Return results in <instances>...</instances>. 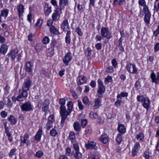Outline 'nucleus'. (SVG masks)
Returning <instances> with one entry per match:
<instances>
[{
	"instance_id": "nucleus-62",
	"label": "nucleus",
	"mask_w": 159,
	"mask_h": 159,
	"mask_svg": "<svg viewBox=\"0 0 159 159\" xmlns=\"http://www.w3.org/2000/svg\"><path fill=\"white\" fill-rule=\"evenodd\" d=\"M95 47L97 50H100L102 48V44L101 43H98L95 44Z\"/></svg>"
},
{
	"instance_id": "nucleus-5",
	"label": "nucleus",
	"mask_w": 159,
	"mask_h": 159,
	"mask_svg": "<svg viewBox=\"0 0 159 159\" xmlns=\"http://www.w3.org/2000/svg\"><path fill=\"white\" fill-rule=\"evenodd\" d=\"M126 68L127 70L130 73L136 74L138 73V69L135 65L128 63L126 64Z\"/></svg>"
},
{
	"instance_id": "nucleus-15",
	"label": "nucleus",
	"mask_w": 159,
	"mask_h": 159,
	"mask_svg": "<svg viewBox=\"0 0 159 159\" xmlns=\"http://www.w3.org/2000/svg\"><path fill=\"white\" fill-rule=\"evenodd\" d=\"M62 10L60 7H57V8L55 12L53 14L52 16L53 20H56L57 19V17H59L60 16V15L61 13V10Z\"/></svg>"
},
{
	"instance_id": "nucleus-28",
	"label": "nucleus",
	"mask_w": 159,
	"mask_h": 159,
	"mask_svg": "<svg viewBox=\"0 0 159 159\" xmlns=\"http://www.w3.org/2000/svg\"><path fill=\"white\" fill-rule=\"evenodd\" d=\"M99 140L103 143L105 144L108 141V137L105 134H102L99 138Z\"/></svg>"
},
{
	"instance_id": "nucleus-53",
	"label": "nucleus",
	"mask_w": 159,
	"mask_h": 159,
	"mask_svg": "<svg viewBox=\"0 0 159 159\" xmlns=\"http://www.w3.org/2000/svg\"><path fill=\"white\" fill-rule=\"evenodd\" d=\"M112 80L111 77L110 76H108L105 79V84H107L109 82Z\"/></svg>"
},
{
	"instance_id": "nucleus-9",
	"label": "nucleus",
	"mask_w": 159,
	"mask_h": 159,
	"mask_svg": "<svg viewBox=\"0 0 159 159\" xmlns=\"http://www.w3.org/2000/svg\"><path fill=\"white\" fill-rule=\"evenodd\" d=\"M72 56L70 52L67 53L62 59V61L64 63L66 66H68L69 63L71 61Z\"/></svg>"
},
{
	"instance_id": "nucleus-18",
	"label": "nucleus",
	"mask_w": 159,
	"mask_h": 159,
	"mask_svg": "<svg viewBox=\"0 0 159 159\" xmlns=\"http://www.w3.org/2000/svg\"><path fill=\"white\" fill-rule=\"evenodd\" d=\"M87 81L86 77L84 76H79L77 79V82L78 85H80L85 83L87 82Z\"/></svg>"
},
{
	"instance_id": "nucleus-42",
	"label": "nucleus",
	"mask_w": 159,
	"mask_h": 159,
	"mask_svg": "<svg viewBox=\"0 0 159 159\" xmlns=\"http://www.w3.org/2000/svg\"><path fill=\"white\" fill-rule=\"evenodd\" d=\"M151 155V153L147 150L145 151L143 153V156L146 159H149Z\"/></svg>"
},
{
	"instance_id": "nucleus-1",
	"label": "nucleus",
	"mask_w": 159,
	"mask_h": 159,
	"mask_svg": "<svg viewBox=\"0 0 159 159\" xmlns=\"http://www.w3.org/2000/svg\"><path fill=\"white\" fill-rule=\"evenodd\" d=\"M73 104L71 101H69L67 104V106L68 107V111H66L60 112V114L61 116V124L62 126L64 125V122L65 120L67 118V116L70 115L71 112L73 108Z\"/></svg>"
},
{
	"instance_id": "nucleus-2",
	"label": "nucleus",
	"mask_w": 159,
	"mask_h": 159,
	"mask_svg": "<svg viewBox=\"0 0 159 159\" xmlns=\"http://www.w3.org/2000/svg\"><path fill=\"white\" fill-rule=\"evenodd\" d=\"M32 81L29 78L26 79L22 85V91L28 93L27 91L29 90Z\"/></svg>"
},
{
	"instance_id": "nucleus-60",
	"label": "nucleus",
	"mask_w": 159,
	"mask_h": 159,
	"mask_svg": "<svg viewBox=\"0 0 159 159\" xmlns=\"http://www.w3.org/2000/svg\"><path fill=\"white\" fill-rule=\"evenodd\" d=\"M70 91L71 93L73 98L75 99H76L78 98V96L77 94L75 93V91L73 90L70 89Z\"/></svg>"
},
{
	"instance_id": "nucleus-8",
	"label": "nucleus",
	"mask_w": 159,
	"mask_h": 159,
	"mask_svg": "<svg viewBox=\"0 0 159 159\" xmlns=\"http://www.w3.org/2000/svg\"><path fill=\"white\" fill-rule=\"evenodd\" d=\"M85 148L88 150H96L98 149L96 143L92 141H88L87 143L85 144Z\"/></svg>"
},
{
	"instance_id": "nucleus-59",
	"label": "nucleus",
	"mask_w": 159,
	"mask_h": 159,
	"mask_svg": "<svg viewBox=\"0 0 159 159\" xmlns=\"http://www.w3.org/2000/svg\"><path fill=\"white\" fill-rule=\"evenodd\" d=\"M113 69L112 66H110L107 68L106 71L108 73H111L113 72Z\"/></svg>"
},
{
	"instance_id": "nucleus-22",
	"label": "nucleus",
	"mask_w": 159,
	"mask_h": 159,
	"mask_svg": "<svg viewBox=\"0 0 159 159\" xmlns=\"http://www.w3.org/2000/svg\"><path fill=\"white\" fill-rule=\"evenodd\" d=\"M117 130L120 133V134H123L125 133L126 128L124 125L118 123Z\"/></svg>"
},
{
	"instance_id": "nucleus-49",
	"label": "nucleus",
	"mask_w": 159,
	"mask_h": 159,
	"mask_svg": "<svg viewBox=\"0 0 159 159\" xmlns=\"http://www.w3.org/2000/svg\"><path fill=\"white\" fill-rule=\"evenodd\" d=\"M43 151L41 150L38 151L36 153V157L38 158H40L43 155Z\"/></svg>"
},
{
	"instance_id": "nucleus-51",
	"label": "nucleus",
	"mask_w": 159,
	"mask_h": 159,
	"mask_svg": "<svg viewBox=\"0 0 159 159\" xmlns=\"http://www.w3.org/2000/svg\"><path fill=\"white\" fill-rule=\"evenodd\" d=\"M138 3L139 5L141 7H143L146 5V2L145 0H139Z\"/></svg>"
},
{
	"instance_id": "nucleus-14",
	"label": "nucleus",
	"mask_w": 159,
	"mask_h": 159,
	"mask_svg": "<svg viewBox=\"0 0 159 159\" xmlns=\"http://www.w3.org/2000/svg\"><path fill=\"white\" fill-rule=\"evenodd\" d=\"M33 68V64L31 61H27L25 63V71L31 73L32 71Z\"/></svg>"
},
{
	"instance_id": "nucleus-34",
	"label": "nucleus",
	"mask_w": 159,
	"mask_h": 159,
	"mask_svg": "<svg viewBox=\"0 0 159 159\" xmlns=\"http://www.w3.org/2000/svg\"><path fill=\"white\" fill-rule=\"evenodd\" d=\"M42 132L43 131L42 129H40L38 130L35 136V139L36 141H40L42 134Z\"/></svg>"
},
{
	"instance_id": "nucleus-56",
	"label": "nucleus",
	"mask_w": 159,
	"mask_h": 159,
	"mask_svg": "<svg viewBox=\"0 0 159 159\" xmlns=\"http://www.w3.org/2000/svg\"><path fill=\"white\" fill-rule=\"evenodd\" d=\"M66 154L67 156H69L71 153V149L69 147H67L66 149Z\"/></svg>"
},
{
	"instance_id": "nucleus-52",
	"label": "nucleus",
	"mask_w": 159,
	"mask_h": 159,
	"mask_svg": "<svg viewBox=\"0 0 159 159\" xmlns=\"http://www.w3.org/2000/svg\"><path fill=\"white\" fill-rule=\"evenodd\" d=\"M145 98L143 95H138L137 97V100L138 102H142L144 100Z\"/></svg>"
},
{
	"instance_id": "nucleus-38",
	"label": "nucleus",
	"mask_w": 159,
	"mask_h": 159,
	"mask_svg": "<svg viewBox=\"0 0 159 159\" xmlns=\"http://www.w3.org/2000/svg\"><path fill=\"white\" fill-rule=\"evenodd\" d=\"M144 135L142 133H140L136 135V138L138 141L142 142L144 138Z\"/></svg>"
},
{
	"instance_id": "nucleus-35",
	"label": "nucleus",
	"mask_w": 159,
	"mask_h": 159,
	"mask_svg": "<svg viewBox=\"0 0 159 159\" xmlns=\"http://www.w3.org/2000/svg\"><path fill=\"white\" fill-rule=\"evenodd\" d=\"M71 34V32L70 30L67 31L66 36L65 37V42L67 44H69L70 43L71 39L70 35Z\"/></svg>"
},
{
	"instance_id": "nucleus-57",
	"label": "nucleus",
	"mask_w": 159,
	"mask_h": 159,
	"mask_svg": "<svg viewBox=\"0 0 159 159\" xmlns=\"http://www.w3.org/2000/svg\"><path fill=\"white\" fill-rule=\"evenodd\" d=\"M49 39L48 37L45 36L44 37L43 40V43L44 44H46L49 42Z\"/></svg>"
},
{
	"instance_id": "nucleus-64",
	"label": "nucleus",
	"mask_w": 159,
	"mask_h": 159,
	"mask_svg": "<svg viewBox=\"0 0 159 159\" xmlns=\"http://www.w3.org/2000/svg\"><path fill=\"white\" fill-rule=\"evenodd\" d=\"M111 62L112 66L115 68H116L117 65V61L115 59H113L112 60Z\"/></svg>"
},
{
	"instance_id": "nucleus-63",
	"label": "nucleus",
	"mask_w": 159,
	"mask_h": 159,
	"mask_svg": "<svg viewBox=\"0 0 159 159\" xmlns=\"http://www.w3.org/2000/svg\"><path fill=\"white\" fill-rule=\"evenodd\" d=\"M1 116L3 118L6 117L7 115V113L4 111H3L1 112Z\"/></svg>"
},
{
	"instance_id": "nucleus-24",
	"label": "nucleus",
	"mask_w": 159,
	"mask_h": 159,
	"mask_svg": "<svg viewBox=\"0 0 159 159\" xmlns=\"http://www.w3.org/2000/svg\"><path fill=\"white\" fill-rule=\"evenodd\" d=\"M96 98L94 100V104L93 107V109H96L98 108L101 105V97Z\"/></svg>"
},
{
	"instance_id": "nucleus-21",
	"label": "nucleus",
	"mask_w": 159,
	"mask_h": 159,
	"mask_svg": "<svg viewBox=\"0 0 159 159\" xmlns=\"http://www.w3.org/2000/svg\"><path fill=\"white\" fill-rule=\"evenodd\" d=\"M18 52V51L17 49H14L12 50L11 52L8 53L7 55L11 57V59L13 61L15 60Z\"/></svg>"
},
{
	"instance_id": "nucleus-23",
	"label": "nucleus",
	"mask_w": 159,
	"mask_h": 159,
	"mask_svg": "<svg viewBox=\"0 0 159 159\" xmlns=\"http://www.w3.org/2000/svg\"><path fill=\"white\" fill-rule=\"evenodd\" d=\"M7 120L11 125H15L17 121L16 118L13 115H10L8 116Z\"/></svg>"
},
{
	"instance_id": "nucleus-43",
	"label": "nucleus",
	"mask_w": 159,
	"mask_h": 159,
	"mask_svg": "<svg viewBox=\"0 0 159 159\" xmlns=\"http://www.w3.org/2000/svg\"><path fill=\"white\" fill-rule=\"evenodd\" d=\"M122 134H118L116 137V140L118 144H120L122 140Z\"/></svg>"
},
{
	"instance_id": "nucleus-55",
	"label": "nucleus",
	"mask_w": 159,
	"mask_h": 159,
	"mask_svg": "<svg viewBox=\"0 0 159 159\" xmlns=\"http://www.w3.org/2000/svg\"><path fill=\"white\" fill-rule=\"evenodd\" d=\"M52 122H50L49 121H48L46 124V129L47 130H49L52 127Z\"/></svg>"
},
{
	"instance_id": "nucleus-37",
	"label": "nucleus",
	"mask_w": 159,
	"mask_h": 159,
	"mask_svg": "<svg viewBox=\"0 0 159 159\" xmlns=\"http://www.w3.org/2000/svg\"><path fill=\"white\" fill-rule=\"evenodd\" d=\"M43 23V20L42 19H38L36 23L35 24V26L37 29H40L41 26Z\"/></svg>"
},
{
	"instance_id": "nucleus-6",
	"label": "nucleus",
	"mask_w": 159,
	"mask_h": 159,
	"mask_svg": "<svg viewBox=\"0 0 159 159\" xmlns=\"http://www.w3.org/2000/svg\"><path fill=\"white\" fill-rule=\"evenodd\" d=\"M20 140L21 141L20 146H24L25 144H26L27 146L30 145V140L28 134L25 133L23 136H20Z\"/></svg>"
},
{
	"instance_id": "nucleus-25",
	"label": "nucleus",
	"mask_w": 159,
	"mask_h": 159,
	"mask_svg": "<svg viewBox=\"0 0 159 159\" xmlns=\"http://www.w3.org/2000/svg\"><path fill=\"white\" fill-rule=\"evenodd\" d=\"M49 105V101L48 99H46L43 102L42 110L43 111L46 112L48 109Z\"/></svg>"
},
{
	"instance_id": "nucleus-17",
	"label": "nucleus",
	"mask_w": 159,
	"mask_h": 159,
	"mask_svg": "<svg viewBox=\"0 0 159 159\" xmlns=\"http://www.w3.org/2000/svg\"><path fill=\"white\" fill-rule=\"evenodd\" d=\"M61 29L64 31H67V30L70 29V26L68 20L66 19L63 21L61 25Z\"/></svg>"
},
{
	"instance_id": "nucleus-11",
	"label": "nucleus",
	"mask_w": 159,
	"mask_h": 159,
	"mask_svg": "<svg viewBox=\"0 0 159 159\" xmlns=\"http://www.w3.org/2000/svg\"><path fill=\"white\" fill-rule=\"evenodd\" d=\"M150 78L152 83H154L156 84H159V72L157 73V75L154 72L152 73L150 75Z\"/></svg>"
},
{
	"instance_id": "nucleus-29",
	"label": "nucleus",
	"mask_w": 159,
	"mask_h": 159,
	"mask_svg": "<svg viewBox=\"0 0 159 159\" xmlns=\"http://www.w3.org/2000/svg\"><path fill=\"white\" fill-rule=\"evenodd\" d=\"M49 30L52 35H58L60 34L58 30L53 25H51L50 26Z\"/></svg>"
},
{
	"instance_id": "nucleus-7",
	"label": "nucleus",
	"mask_w": 159,
	"mask_h": 159,
	"mask_svg": "<svg viewBox=\"0 0 159 159\" xmlns=\"http://www.w3.org/2000/svg\"><path fill=\"white\" fill-rule=\"evenodd\" d=\"M101 34L102 37L108 39L111 38V33L107 27H102L101 29Z\"/></svg>"
},
{
	"instance_id": "nucleus-30",
	"label": "nucleus",
	"mask_w": 159,
	"mask_h": 159,
	"mask_svg": "<svg viewBox=\"0 0 159 159\" xmlns=\"http://www.w3.org/2000/svg\"><path fill=\"white\" fill-rule=\"evenodd\" d=\"M73 126L74 130L77 131L76 134H79L81 129L80 124L78 122H75Z\"/></svg>"
},
{
	"instance_id": "nucleus-12",
	"label": "nucleus",
	"mask_w": 159,
	"mask_h": 159,
	"mask_svg": "<svg viewBox=\"0 0 159 159\" xmlns=\"http://www.w3.org/2000/svg\"><path fill=\"white\" fill-rule=\"evenodd\" d=\"M140 148V144L137 142L134 145L132 150V156L133 157L137 155L138 152Z\"/></svg>"
},
{
	"instance_id": "nucleus-16",
	"label": "nucleus",
	"mask_w": 159,
	"mask_h": 159,
	"mask_svg": "<svg viewBox=\"0 0 159 159\" xmlns=\"http://www.w3.org/2000/svg\"><path fill=\"white\" fill-rule=\"evenodd\" d=\"M66 103V100L64 98H61L59 100V103L60 105V112L66 111H68V109L66 110V107L65 106Z\"/></svg>"
},
{
	"instance_id": "nucleus-47",
	"label": "nucleus",
	"mask_w": 159,
	"mask_h": 159,
	"mask_svg": "<svg viewBox=\"0 0 159 159\" xmlns=\"http://www.w3.org/2000/svg\"><path fill=\"white\" fill-rule=\"evenodd\" d=\"M57 134L58 133L54 129H52L50 131V134L52 136L55 137Z\"/></svg>"
},
{
	"instance_id": "nucleus-10",
	"label": "nucleus",
	"mask_w": 159,
	"mask_h": 159,
	"mask_svg": "<svg viewBox=\"0 0 159 159\" xmlns=\"http://www.w3.org/2000/svg\"><path fill=\"white\" fill-rule=\"evenodd\" d=\"M16 9L18 11V16L19 18L22 20L23 13L24 12L25 10L24 6L22 4H20L17 6Z\"/></svg>"
},
{
	"instance_id": "nucleus-39",
	"label": "nucleus",
	"mask_w": 159,
	"mask_h": 159,
	"mask_svg": "<svg viewBox=\"0 0 159 159\" xmlns=\"http://www.w3.org/2000/svg\"><path fill=\"white\" fill-rule=\"evenodd\" d=\"M141 8L140 9V14L141 13V11L144 12L145 14H150L148 7L147 5L143 7V9L142 10H141Z\"/></svg>"
},
{
	"instance_id": "nucleus-3",
	"label": "nucleus",
	"mask_w": 159,
	"mask_h": 159,
	"mask_svg": "<svg viewBox=\"0 0 159 159\" xmlns=\"http://www.w3.org/2000/svg\"><path fill=\"white\" fill-rule=\"evenodd\" d=\"M20 108L22 111L25 112L30 111L33 110L32 105L29 101L22 103L20 106Z\"/></svg>"
},
{
	"instance_id": "nucleus-40",
	"label": "nucleus",
	"mask_w": 159,
	"mask_h": 159,
	"mask_svg": "<svg viewBox=\"0 0 159 159\" xmlns=\"http://www.w3.org/2000/svg\"><path fill=\"white\" fill-rule=\"evenodd\" d=\"M82 101L84 104L87 106H89L90 104V102L89 99L87 96H85L83 98Z\"/></svg>"
},
{
	"instance_id": "nucleus-58",
	"label": "nucleus",
	"mask_w": 159,
	"mask_h": 159,
	"mask_svg": "<svg viewBox=\"0 0 159 159\" xmlns=\"http://www.w3.org/2000/svg\"><path fill=\"white\" fill-rule=\"evenodd\" d=\"M87 123V120L86 119H83L81 120V124L83 128H84L86 125Z\"/></svg>"
},
{
	"instance_id": "nucleus-44",
	"label": "nucleus",
	"mask_w": 159,
	"mask_h": 159,
	"mask_svg": "<svg viewBox=\"0 0 159 159\" xmlns=\"http://www.w3.org/2000/svg\"><path fill=\"white\" fill-rule=\"evenodd\" d=\"M128 96V93L127 92H122L120 94H118L117 98H121V97H127Z\"/></svg>"
},
{
	"instance_id": "nucleus-46",
	"label": "nucleus",
	"mask_w": 159,
	"mask_h": 159,
	"mask_svg": "<svg viewBox=\"0 0 159 159\" xmlns=\"http://www.w3.org/2000/svg\"><path fill=\"white\" fill-rule=\"evenodd\" d=\"M17 150L16 148H13L11 149L9 154V157H11L13 155H15L16 154V152Z\"/></svg>"
},
{
	"instance_id": "nucleus-32",
	"label": "nucleus",
	"mask_w": 159,
	"mask_h": 159,
	"mask_svg": "<svg viewBox=\"0 0 159 159\" xmlns=\"http://www.w3.org/2000/svg\"><path fill=\"white\" fill-rule=\"evenodd\" d=\"M8 46L5 44H2L0 48V52L2 54L4 55L6 54L8 49Z\"/></svg>"
},
{
	"instance_id": "nucleus-45",
	"label": "nucleus",
	"mask_w": 159,
	"mask_h": 159,
	"mask_svg": "<svg viewBox=\"0 0 159 159\" xmlns=\"http://www.w3.org/2000/svg\"><path fill=\"white\" fill-rule=\"evenodd\" d=\"M69 138L70 140H71L72 142L75 140V135L74 132H71L70 133Z\"/></svg>"
},
{
	"instance_id": "nucleus-19",
	"label": "nucleus",
	"mask_w": 159,
	"mask_h": 159,
	"mask_svg": "<svg viewBox=\"0 0 159 159\" xmlns=\"http://www.w3.org/2000/svg\"><path fill=\"white\" fill-rule=\"evenodd\" d=\"M51 7L48 3H45L44 6V12L46 16H48L51 12Z\"/></svg>"
},
{
	"instance_id": "nucleus-13",
	"label": "nucleus",
	"mask_w": 159,
	"mask_h": 159,
	"mask_svg": "<svg viewBox=\"0 0 159 159\" xmlns=\"http://www.w3.org/2000/svg\"><path fill=\"white\" fill-rule=\"evenodd\" d=\"M150 100L148 97L145 98L142 102V106L144 108H146L147 111H148L150 108Z\"/></svg>"
},
{
	"instance_id": "nucleus-4",
	"label": "nucleus",
	"mask_w": 159,
	"mask_h": 159,
	"mask_svg": "<svg viewBox=\"0 0 159 159\" xmlns=\"http://www.w3.org/2000/svg\"><path fill=\"white\" fill-rule=\"evenodd\" d=\"M98 89L97 90V93L98 94V97L100 98L102 97V94L104 93L105 89L103 82L101 79L98 80Z\"/></svg>"
},
{
	"instance_id": "nucleus-27",
	"label": "nucleus",
	"mask_w": 159,
	"mask_h": 159,
	"mask_svg": "<svg viewBox=\"0 0 159 159\" xmlns=\"http://www.w3.org/2000/svg\"><path fill=\"white\" fill-rule=\"evenodd\" d=\"M3 101L4 104H5V105H6L7 107L9 108H10L12 107V103L9 98L8 97L4 98Z\"/></svg>"
},
{
	"instance_id": "nucleus-36",
	"label": "nucleus",
	"mask_w": 159,
	"mask_h": 159,
	"mask_svg": "<svg viewBox=\"0 0 159 159\" xmlns=\"http://www.w3.org/2000/svg\"><path fill=\"white\" fill-rule=\"evenodd\" d=\"M151 16V14H145L144 20V21L146 23V24L149 25V24Z\"/></svg>"
},
{
	"instance_id": "nucleus-41",
	"label": "nucleus",
	"mask_w": 159,
	"mask_h": 159,
	"mask_svg": "<svg viewBox=\"0 0 159 159\" xmlns=\"http://www.w3.org/2000/svg\"><path fill=\"white\" fill-rule=\"evenodd\" d=\"M82 154L79 151L75 152L74 156L76 159H80L82 158Z\"/></svg>"
},
{
	"instance_id": "nucleus-48",
	"label": "nucleus",
	"mask_w": 159,
	"mask_h": 159,
	"mask_svg": "<svg viewBox=\"0 0 159 159\" xmlns=\"http://www.w3.org/2000/svg\"><path fill=\"white\" fill-rule=\"evenodd\" d=\"M87 159H99L98 156L95 154L89 155Z\"/></svg>"
},
{
	"instance_id": "nucleus-61",
	"label": "nucleus",
	"mask_w": 159,
	"mask_h": 159,
	"mask_svg": "<svg viewBox=\"0 0 159 159\" xmlns=\"http://www.w3.org/2000/svg\"><path fill=\"white\" fill-rule=\"evenodd\" d=\"M48 56L51 57L54 54V52L52 48H51L48 50Z\"/></svg>"
},
{
	"instance_id": "nucleus-50",
	"label": "nucleus",
	"mask_w": 159,
	"mask_h": 159,
	"mask_svg": "<svg viewBox=\"0 0 159 159\" xmlns=\"http://www.w3.org/2000/svg\"><path fill=\"white\" fill-rule=\"evenodd\" d=\"M75 31L79 35L82 36L83 35V33L79 27H76L75 28Z\"/></svg>"
},
{
	"instance_id": "nucleus-54",
	"label": "nucleus",
	"mask_w": 159,
	"mask_h": 159,
	"mask_svg": "<svg viewBox=\"0 0 159 159\" xmlns=\"http://www.w3.org/2000/svg\"><path fill=\"white\" fill-rule=\"evenodd\" d=\"M48 121L53 123L55 121L54 116L53 114L51 115L48 117Z\"/></svg>"
},
{
	"instance_id": "nucleus-33",
	"label": "nucleus",
	"mask_w": 159,
	"mask_h": 159,
	"mask_svg": "<svg viewBox=\"0 0 159 159\" xmlns=\"http://www.w3.org/2000/svg\"><path fill=\"white\" fill-rule=\"evenodd\" d=\"M89 117L90 119L92 120H94L97 118L98 119H100V117H98L97 113L93 111H90L89 114Z\"/></svg>"
},
{
	"instance_id": "nucleus-26",
	"label": "nucleus",
	"mask_w": 159,
	"mask_h": 159,
	"mask_svg": "<svg viewBox=\"0 0 159 159\" xmlns=\"http://www.w3.org/2000/svg\"><path fill=\"white\" fill-rule=\"evenodd\" d=\"M9 10L7 9H3L1 10V13L0 14V23L2 22L1 17H3L6 18L7 16Z\"/></svg>"
},
{
	"instance_id": "nucleus-31",
	"label": "nucleus",
	"mask_w": 159,
	"mask_h": 159,
	"mask_svg": "<svg viewBox=\"0 0 159 159\" xmlns=\"http://www.w3.org/2000/svg\"><path fill=\"white\" fill-rule=\"evenodd\" d=\"M68 0H59V5L61 9H63L64 7V5L67 6L68 4Z\"/></svg>"
},
{
	"instance_id": "nucleus-20",
	"label": "nucleus",
	"mask_w": 159,
	"mask_h": 159,
	"mask_svg": "<svg viewBox=\"0 0 159 159\" xmlns=\"http://www.w3.org/2000/svg\"><path fill=\"white\" fill-rule=\"evenodd\" d=\"M28 95V93L22 91L20 94L17 97V101L22 102L24 100V98H26Z\"/></svg>"
}]
</instances>
